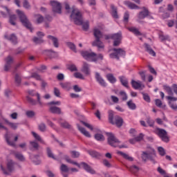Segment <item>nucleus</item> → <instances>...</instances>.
Returning a JSON list of instances; mask_svg holds the SVG:
<instances>
[{"label": "nucleus", "mask_w": 177, "mask_h": 177, "mask_svg": "<svg viewBox=\"0 0 177 177\" xmlns=\"http://www.w3.org/2000/svg\"><path fill=\"white\" fill-rule=\"evenodd\" d=\"M103 28H104L103 25H100L94 28L93 35L95 40L92 44L93 46H97L98 49H103V48H104V44H103V42L100 41V38H102V39H106V41L109 39H113V46H118V45L121 44V41L122 39L121 32H118L113 35H103V33H102Z\"/></svg>", "instance_id": "f257e3e1"}, {"label": "nucleus", "mask_w": 177, "mask_h": 177, "mask_svg": "<svg viewBox=\"0 0 177 177\" xmlns=\"http://www.w3.org/2000/svg\"><path fill=\"white\" fill-rule=\"evenodd\" d=\"M71 19L77 24V26L82 25V28L85 31H86L89 28V21H83L82 20V12L78 8L75 7H72L71 8Z\"/></svg>", "instance_id": "f03ea898"}, {"label": "nucleus", "mask_w": 177, "mask_h": 177, "mask_svg": "<svg viewBox=\"0 0 177 177\" xmlns=\"http://www.w3.org/2000/svg\"><path fill=\"white\" fill-rule=\"evenodd\" d=\"M82 56L88 62H97V60H103V55L102 54H98L97 55L92 51H82Z\"/></svg>", "instance_id": "7ed1b4c3"}, {"label": "nucleus", "mask_w": 177, "mask_h": 177, "mask_svg": "<svg viewBox=\"0 0 177 177\" xmlns=\"http://www.w3.org/2000/svg\"><path fill=\"white\" fill-rule=\"evenodd\" d=\"M108 136V143L112 147H119V149H127L128 146L124 145H121V141L117 139L114 134L111 133H106Z\"/></svg>", "instance_id": "20e7f679"}, {"label": "nucleus", "mask_w": 177, "mask_h": 177, "mask_svg": "<svg viewBox=\"0 0 177 177\" xmlns=\"http://www.w3.org/2000/svg\"><path fill=\"white\" fill-rule=\"evenodd\" d=\"M64 160H66V162H68L69 164H73V165H76V167H77V168L79 169L84 168V169H85L86 171H87V172H89L90 174H95V170L91 168V167H89V165H88L85 162H82L79 164L78 162L71 160L70 157L67 155L64 156Z\"/></svg>", "instance_id": "39448f33"}, {"label": "nucleus", "mask_w": 177, "mask_h": 177, "mask_svg": "<svg viewBox=\"0 0 177 177\" xmlns=\"http://www.w3.org/2000/svg\"><path fill=\"white\" fill-rule=\"evenodd\" d=\"M156 156V151L154 150V149L151 148L146 151H143L141 155V157L143 161H147L148 160H149L150 161L155 164Z\"/></svg>", "instance_id": "423d86ee"}, {"label": "nucleus", "mask_w": 177, "mask_h": 177, "mask_svg": "<svg viewBox=\"0 0 177 177\" xmlns=\"http://www.w3.org/2000/svg\"><path fill=\"white\" fill-rule=\"evenodd\" d=\"M109 120L111 124H113V125H116L118 127H122V124L124 122V120H122V118L120 116H115L114 117V111L112 110H109Z\"/></svg>", "instance_id": "0eeeda50"}, {"label": "nucleus", "mask_w": 177, "mask_h": 177, "mask_svg": "<svg viewBox=\"0 0 177 177\" xmlns=\"http://www.w3.org/2000/svg\"><path fill=\"white\" fill-rule=\"evenodd\" d=\"M17 14L18 15L19 20L21 23H22L23 26L32 32V26H31L30 21H28V19H27L26 14H24V12L20 10H17Z\"/></svg>", "instance_id": "6e6552de"}, {"label": "nucleus", "mask_w": 177, "mask_h": 177, "mask_svg": "<svg viewBox=\"0 0 177 177\" xmlns=\"http://www.w3.org/2000/svg\"><path fill=\"white\" fill-rule=\"evenodd\" d=\"M0 168L4 175H10L11 172L15 171V162L12 160H8L7 162V169L2 165H0Z\"/></svg>", "instance_id": "1a4fd4ad"}, {"label": "nucleus", "mask_w": 177, "mask_h": 177, "mask_svg": "<svg viewBox=\"0 0 177 177\" xmlns=\"http://www.w3.org/2000/svg\"><path fill=\"white\" fill-rule=\"evenodd\" d=\"M154 132L156 135H158V136H159L162 142H165L166 143H167V142H169V137H168V134L165 129L156 128L154 130Z\"/></svg>", "instance_id": "9d476101"}, {"label": "nucleus", "mask_w": 177, "mask_h": 177, "mask_svg": "<svg viewBox=\"0 0 177 177\" xmlns=\"http://www.w3.org/2000/svg\"><path fill=\"white\" fill-rule=\"evenodd\" d=\"M4 124H7V125H9L10 128L12 129H16L18 127L17 123H12L8 121V120L5 119L3 116H2V114H0V129H7L5 127H3Z\"/></svg>", "instance_id": "9b49d317"}, {"label": "nucleus", "mask_w": 177, "mask_h": 177, "mask_svg": "<svg viewBox=\"0 0 177 177\" xmlns=\"http://www.w3.org/2000/svg\"><path fill=\"white\" fill-rule=\"evenodd\" d=\"M146 17H148V19H153V17L150 16V12H149V10L143 7L142 11L140 12L138 15L137 21L138 23H142V20H143V19H146Z\"/></svg>", "instance_id": "f8f14e48"}, {"label": "nucleus", "mask_w": 177, "mask_h": 177, "mask_svg": "<svg viewBox=\"0 0 177 177\" xmlns=\"http://www.w3.org/2000/svg\"><path fill=\"white\" fill-rule=\"evenodd\" d=\"M48 104L50 106V111L53 114H60L62 113V110L60 109V108L55 106V104L57 106H60L61 104L60 101H55V102L53 101V102H49Z\"/></svg>", "instance_id": "ddd939ff"}, {"label": "nucleus", "mask_w": 177, "mask_h": 177, "mask_svg": "<svg viewBox=\"0 0 177 177\" xmlns=\"http://www.w3.org/2000/svg\"><path fill=\"white\" fill-rule=\"evenodd\" d=\"M50 5L53 9V13H62V3L57 1H50Z\"/></svg>", "instance_id": "4468645a"}, {"label": "nucleus", "mask_w": 177, "mask_h": 177, "mask_svg": "<svg viewBox=\"0 0 177 177\" xmlns=\"http://www.w3.org/2000/svg\"><path fill=\"white\" fill-rule=\"evenodd\" d=\"M113 53H111L109 55V57L111 59H120V57H122V56H125V50L118 48L113 49Z\"/></svg>", "instance_id": "2eb2a0df"}, {"label": "nucleus", "mask_w": 177, "mask_h": 177, "mask_svg": "<svg viewBox=\"0 0 177 177\" xmlns=\"http://www.w3.org/2000/svg\"><path fill=\"white\" fill-rule=\"evenodd\" d=\"M5 138L8 145L10 146H15L16 142H17V140L19 139V137H13V135L10 134L9 133H7L5 135Z\"/></svg>", "instance_id": "dca6fc26"}, {"label": "nucleus", "mask_w": 177, "mask_h": 177, "mask_svg": "<svg viewBox=\"0 0 177 177\" xmlns=\"http://www.w3.org/2000/svg\"><path fill=\"white\" fill-rule=\"evenodd\" d=\"M166 99L169 102V106L172 109V110H177V104H176V100L177 98L176 97H172L171 95L166 96Z\"/></svg>", "instance_id": "f3484780"}, {"label": "nucleus", "mask_w": 177, "mask_h": 177, "mask_svg": "<svg viewBox=\"0 0 177 177\" xmlns=\"http://www.w3.org/2000/svg\"><path fill=\"white\" fill-rule=\"evenodd\" d=\"M95 80L97 84L100 85V86H103V88L107 86V83H106V80H104L102 75H100V74L97 72L95 73Z\"/></svg>", "instance_id": "a211bd4d"}, {"label": "nucleus", "mask_w": 177, "mask_h": 177, "mask_svg": "<svg viewBox=\"0 0 177 177\" xmlns=\"http://www.w3.org/2000/svg\"><path fill=\"white\" fill-rule=\"evenodd\" d=\"M131 85L134 89H140L142 91V89L145 88V84H142V82L140 81H131Z\"/></svg>", "instance_id": "6ab92c4d"}, {"label": "nucleus", "mask_w": 177, "mask_h": 177, "mask_svg": "<svg viewBox=\"0 0 177 177\" xmlns=\"http://www.w3.org/2000/svg\"><path fill=\"white\" fill-rule=\"evenodd\" d=\"M97 133L95 134V139L98 142H103L104 140V136L102 133V131L98 129H94Z\"/></svg>", "instance_id": "aec40b11"}, {"label": "nucleus", "mask_w": 177, "mask_h": 177, "mask_svg": "<svg viewBox=\"0 0 177 177\" xmlns=\"http://www.w3.org/2000/svg\"><path fill=\"white\" fill-rule=\"evenodd\" d=\"M12 63H13V58H12V57H10V56H8L6 59V65L4 67V70L6 71H8L9 70V68H10V66L12 65Z\"/></svg>", "instance_id": "412c9836"}, {"label": "nucleus", "mask_w": 177, "mask_h": 177, "mask_svg": "<svg viewBox=\"0 0 177 177\" xmlns=\"http://www.w3.org/2000/svg\"><path fill=\"white\" fill-rule=\"evenodd\" d=\"M117 154H118V156H121V157H123V158H124V160H127V161H133V158L128 153H125L121 151H118Z\"/></svg>", "instance_id": "4be33fe9"}, {"label": "nucleus", "mask_w": 177, "mask_h": 177, "mask_svg": "<svg viewBox=\"0 0 177 177\" xmlns=\"http://www.w3.org/2000/svg\"><path fill=\"white\" fill-rule=\"evenodd\" d=\"M4 38H6V39H8L9 41H11L12 44L17 43V37H16V35H15L14 34H12L9 36L8 35V33H6V35H4Z\"/></svg>", "instance_id": "5701e85b"}, {"label": "nucleus", "mask_w": 177, "mask_h": 177, "mask_svg": "<svg viewBox=\"0 0 177 177\" xmlns=\"http://www.w3.org/2000/svg\"><path fill=\"white\" fill-rule=\"evenodd\" d=\"M48 39L50 41V42H53L55 48H59V40L57 39V38L52 35H48Z\"/></svg>", "instance_id": "b1692460"}, {"label": "nucleus", "mask_w": 177, "mask_h": 177, "mask_svg": "<svg viewBox=\"0 0 177 177\" xmlns=\"http://www.w3.org/2000/svg\"><path fill=\"white\" fill-rule=\"evenodd\" d=\"M34 19L37 24H41V23H44V21H45V19H44V17L39 14L35 15L34 16Z\"/></svg>", "instance_id": "393cba45"}, {"label": "nucleus", "mask_w": 177, "mask_h": 177, "mask_svg": "<svg viewBox=\"0 0 177 177\" xmlns=\"http://www.w3.org/2000/svg\"><path fill=\"white\" fill-rule=\"evenodd\" d=\"M82 71V73L86 74V75H89V74H91V69H89V65L84 62L83 64Z\"/></svg>", "instance_id": "a878e982"}, {"label": "nucleus", "mask_w": 177, "mask_h": 177, "mask_svg": "<svg viewBox=\"0 0 177 177\" xmlns=\"http://www.w3.org/2000/svg\"><path fill=\"white\" fill-rule=\"evenodd\" d=\"M29 95H30V96H37V103L38 104H39L40 106H42V101H41V95H39V93H35L34 91H29Z\"/></svg>", "instance_id": "bb28decb"}, {"label": "nucleus", "mask_w": 177, "mask_h": 177, "mask_svg": "<svg viewBox=\"0 0 177 177\" xmlns=\"http://www.w3.org/2000/svg\"><path fill=\"white\" fill-rule=\"evenodd\" d=\"M3 10L6 11V14L3 11L0 12V17H8V16H10V10L7 7H2Z\"/></svg>", "instance_id": "cd10ccee"}, {"label": "nucleus", "mask_w": 177, "mask_h": 177, "mask_svg": "<svg viewBox=\"0 0 177 177\" xmlns=\"http://www.w3.org/2000/svg\"><path fill=\"white\" fill-rule=\"evenodd\" d=\"M60 171L64 177H67L68 176L66 174L68 172V167L67 165L62 164L60 167Z\"/></svg>", "instance_id": "c85d7f7f"}, {"label": "nucleus", "mask_w": 177, "mask_h": 177, "mask_svg": "<svg viewBox=\"0 0 177 177\" xmlns=\"http://www.w3.org/2000/svg\"><path fill=\"white\" fill-rule=\"evenodd\" d=\"M15 158H17V160H19V161H26V158H24V156H23V154L19 152H14L13 153Z\"/></svg>", "instance_id": "c756f323"}, {"label": "nucleus", "mask_w": 177, "mask_h": 177, "mask_svg": "<svg viewBox=\"0 0 177 177\" xmlns=\"http://www.w3.org/2000/svg\"><path fill=\"white\" fill-rule=\"evenodd\" d=\"M77 128L81 133H83L84 136L86 138H91V133L88 132L84 127H81L80 125L77 124Z\"/></svg>", "instance_id": "7c9ffc66"}, {"label": "nucleus", "mask_w": 177, "mask_h": 177, "mask_svg": "<svg viewBox=\"0 0 177 177\" xmlns=\"http://www.w3.org/2000/svg\"><path fill=\"white\" fill-rule=\"evenodd\" d=\"M119 80H120L122 85H123V86H125V88H129L128 79H127V77H125L124 76H120V77H119Z\"/></svg>", "instance_id": "2f4dec72"}, {"label": "nucleus", "mask_w": 177, "mask_h": 177, "mask_svg": "<svg viewBox=\"0 0 177 177\" xmlns=\"http://www.w3.org/2000/svg\"><path fill=\"white\" fill-rule=\"evenodd\" d=\"M111 13L114 19H118V15L117 14V8H115V6H114V5H111Z\"/></svg>", "instance_id": "473e14b6"}, {"label": "nucleus", "mask_w": 177, "mask_h": 177, "mask_svg": "<svg viewBox=\"0 0 177 177\" xmlns=\"http://www.w3.org/2000/svg\"><path fill=\"white\" fill-rule=\"evenodd\" d=\"M124 5L128 6L129 9H139V6H136L135 3H131V1H124Z\"/></svg>", "instance_id": "72a5a7b5"}, {"label": "nucleus", "mask_w": 177, "mask_h": 177, "mask_svg": "<svg viewBox=\"0 0 177 177\" xmlns=\"http://www.w3.org/2000/svg\"><path fill=\"white\" fill-rule=\"evenodd\" d=\"M106 78L108 81L111 82V84H115V82H117V79L114 77V75H113V74L106 75Z\"/></svg>", "instance_id": "f704fd0d"}, {"label": "nucleus", "mask_w": 177, "mask_h": 177, "mask_svg": "<svg viewBox=\"0 0 177 177\" xmlns=\"http://www.w3.org/2000/svg\"><path fill=\"white\" fill-rule=\"evenodd\" d=\"M145 46L147 52H148V53H149V55H151V56H156V52H154V50H153V49H151V48H150V46H149V44H145Z\"/></svg>", "instance_id": "c9c22d12"}, {"label": "nucleus", "mask_w": 177, "mask_h": 177, "mask_svg": "<svg viewBox=\"0 0 177 177\" xmlns=\"http://www.w3.org/2000/svg\"><path fill=\"white\" fill-rule=\"evenodd\" d=\"M60 85L63 89H65L66 91H70L71 89V84L69 82H65V83H60Z\"/></svg>", "instance_id": "e433bc0d"}, {"label": "nucleus", "mask_w": 177, "mask_h": 177, "mask_svg": "<svg viewBox=\"0 0 177 177\" xmlns=\"http://www.w3.org/2000/svg\"><path fill=\"white\" fill-rule=\"evenodd\" d=\"M88 153L91 157H93L95 158H98V157H100V153H99L96 151L89 150L88 151Z\"/></svg>", "instance_id": "4c0bfd02"}, {"label": "nucleus", "mask_w": 177, "mask_h": 177, "mask_svg": "<svg viewBox=\"0 0 177 177\" xmlns=\"http://www.w3.org/2000/svg\"><path fill=\"white\" fill-rule=\"evenodd\" d=\"M158 153H159L160 156H161V157H164V156L167 154L165 149L162 148V147H158Z\"/></svg>", "instance_id": "58836bf2"}, {"label": "nucleus", "mask_w": 177, "mask_h": 177, "mask_svg": "<svg viewBox=\"0 0 177 177\" xmlns=\"http://www.w3.org/2000/svg\"><path fill=\"white\" fill-rule=\"evenodd\" d=\"M127 106L130 109V110H136V104L132 102V100H129L127 102Z\"/></svg>", "instance_id": "ea45409f"}, {"label": "nucleus", "mask_w": 177, "mask_h": 177, "mask_svg": "<svg viewBox=\"0 0 177 177\" xmlns=\"http://www.w3.org/2000/svg\"><path fill=\"white\" fill-rule=\"evenodd\" d=\"M16 19H17V17L15 15L10 16L9 21L12 26H16Z\"/></svg>", "instance_id": "a19ab883"}, {"label": "nucleus", "mask_w": 177, "mask_h": 177, "mask_svg": "<svg viewBox=\"0 0 177 177\" xmlns=\"http://www.w3.org/2000/svg\"><path fill=\"white\" fill-rule=\"evenodd\" d=\"M129 30L131 31V32H133L136 35H140V32H139V30L135 27H130L128 28Z\"/></svg>", "instance_id": "79ce46f5"}, {"label": "nucleus", "mask_w": 177, "mask_h": 177, "mask_svg": "<svg viewBox=\"0 0 177 177\" xmlns=\"http://www.w3.org/2000/svg\"><path fill=\"white\" fill-rule=\"evenodd\" d=\"M32 135L33 136L35 139H36L38 142H40L41 143H44V140H42V138H41V136H39V135L37 134V133L32 131Z\"/></svg>", "instance_id": "37998d69"}, {"label": "nucleus", "mask_w": 177, "mask_h": 177, "mask_svg": "<svg viewBox=\"0 0 177 177\" xmlns=\"http://www.w3.org/2000/svg\"><path fill=\"white\" fill-rule=\"evenodd\" d=\"M155 102L158 107H160V109H165V105L162 104V102H161L160 100L157 99L155 100Z\"/></svg>", "instance_id": "c03bdc74"}, {"label": "nucleus", "mask_w": 177, "mask_h": 177, "mask_svg": "<svg viewBox=\"0 0 177 177\" xmlns=\"http://www.w3.org/2000/svg\"><path fill=\"white\" fill-rule=\"evenodd\" d=\"M67 46H68V48L70 49H71V50L75 52V53H77V48H75V45H74V44H73L71 42H68V43H67Z\"/></svg>", "instance_id": "a18cd8bd"}, {"label": "nucleus", "mask_w": 177, "mask_h": 177, "mask_svg": "<svg viewBox=\"0 0 177 177\" xmlns=\"http://www.w3.org/2000/svg\"><path fill=\"white\" fill-rule=\"evenodd\" d=\"M81 122L83 124V125H84V127L90 129V131H94L93 126H92L91 124L84 121H82Z\"/></svg>", "instance_id": "49530a36"}, {"label": "nucleus", "mask_w": 177, "mask_h": 177, "mask_svg": "<svg viewBox=\"0 0 177 177\" xmlns=\"http://www.w3.org/2000/svg\"><path fill=\"white\" fill-rule=\"evenodd\" d=\"M26 78H35L36 79L37 81H41V76H39L38 74L37 73H33L32 74V75L29 76V77H26Z\"/></svg>", "instance_id": "de8ad7c7"}, {"label": "nucleus", "mask_w": 177, "mask_h": 177, "mask_svg": "<svg viewBox=\"0 0 177 177\" xmlns=\"http://www.w3.org/2000/svg\"><path fill=\"white\" fill-rule=\"evenodd\" d=\"M139 171V167L137 166L133 165L129 168V171L132 172L133 174H136Z\"/></svg>", "instance_id": "09e8293b"}, {"label": "nucleus", "mask_w": 177, "mask_h": 177, "mask_svg": "<svg viewBox=\"0 0 177 177\" xmlns=\"http://www.w3.org/2000/svg\"><path fill=\"white\" fill-rule=\"evenodd\" d=\"M74 77L78 78L79 80H84V75L80 72H76L74 73Z\"/></svg>", "instance_id": "8fccbe9b"}, {"label": "nucleus", "mask_w": 177, "mask_h": 177, "mask_svg": "<svg viewBox=\"0 0 177 177\" xmlns=\"http://www.w3.org/2000/svg\"><path fill=\"white\" fill-rule=\"evenodd\" d=\"M47 154L50 158H53V160H56V158H55V155H53V153H52L50 148H47Z\"/></svg>", "instance_id": "3c124183"}, {"label": "nucleus", "mask_w": 177, "mask_h": 177, "mask_svg": "<svg viewBox=\"0 0 177 177\" xmlns=\"http://www.w3.org/2000/svg\"><path fill=\"white\" fill-rule=\"evenodd\" d=\"M120 95L122 100H128V95H127V93H125V91H120Z\"/></svg>", "instance_id": "603ef678"}, {"label": "nucleus", "mask_w": 177, "mask_h": 177, "mask_svg": "<svg viewBox=\"0 0 177 177\" xmlns=\"http://www.w3.org/2000/svg\"><path fill=\"white\" fill-rule=\"evenodd\" d=\"M71 154L73 158H78L80 157V152L78 151H71Z\"/></svg>", "instance_id": "864d4df0"}, {"label": "nucleus", "mask_w": 177, "mask_h": 177, "mask_svg": "<svg viewBox=\"0 0 177 177\" xmlns=\"http://www.w3.org/2000/svg\"><path fill=\"white\" fill-rule=\"evenodd\" d=\"M103 164L107 168H111V163H110V162H109L106 159L103 160Z\"/></svg>", "instance_id": "5fc2aeb1"}, {"label": "nucleus", "mask_w": 177, "mask_h": 177, "mask_svg": "<svg viewBox=\"0 0 177 177\" xmlns=\"http://www.w3.org/2000/svg\"><path fill=\"white\" fill-rule=\"evenodd\" d=\"M39 131H41V132H44L46 129V125H45V124H44V123H41L39 125Z\"/></svg>", "instance_id": "6e6d98bb"}, {"label": "nucleus", "mask_w": 177, "mask_h": 177, "mask_svg": "<svg viewBox=\"0 0 177 177\" xmlns=\"http://www.w3.org/2000/svg\"><path fill=\"white\" fill-rule=\"evenodd\" d=\"M23 6L25 9H30V6L27 0H24Z\"/></svg>", "instance_id": "4d7b16f0"}, {"label": "nucleus", "mask_w": 177, "mask_h": 177, "mask_svg": "<svg viewBox=\"0 0 177 177\" xmlns=\"http://www.w3.org/2000/svg\"><path fill=\"white\" fill-rule=\"evenodd\" d=\"M48 55H50V57H51V59H53V57H57V53L51 50L48 52Z\"/></svg>", "instance_id": "13d9d810"}, {"label": "nucleus", "mask_w": 177, "mask_h": 177, "mask_svg": "<svg viewBox=\"0 0 177 177\" xmlns=\"http://www.w3.org/2000/svg\"><path fill=\"white\" fill-rule=\"evenodd\" d=\"M71 71H77V66L75 64H71L68 67Z\"/></svg>", "instance_id": "bf43d9fd"}, {"label": "nucleus", "mask_w": 177, "mask_h": 177, "mask_svg": "<svg viewBox=\"0 0 177 177\" xmlns=\"http://www.w3.org/2000/svg\"><path fill=\"white\" fill-rule=\"evenodd\" d=\"M26 115H27V117H29L31 118L34 117V115H35V113L32 111H26Z\"/></svg>", "instance_id": "052dcab7"}, {"label": "nucleus", "mask_w": 177, "mask_h": 177, "mask_svg": "<svg viewBox=\"0 0 177 177\" xmlns=\"http://www.w3.org/2000/svg\"><path fill=\"white\" fill-rule=\"evenodd\" d=\"M147 123L149 127H153L154 125V121L150 118L147 119Z\"/></svg>", "instance_id": "680f3d73"}, {"label": "nucleus", "mask_w": 177, "mask_h": 177, "mask_svg": "<svg viewBox=\"0 0 177 177\" xmlns=\"http://www.w3.org/2000/svg\"><path fill=\"white\" fill-rule=\"evenodd\" d=\"M61 127H63V128L68 129L71 128V126L67 122H64L63 123H61Z\"/></svg>", "instance_id": "e2e57ef3"}, {"label": "nucleus", "mask_w": 177, "mask_h": 177, "mask_svg": "<svg viewBox=\"0 0 177 177\" xmlns=\"http://www.w3.org/2000/svg\"><path fill=\"white\" fill-rule=\"evenodd\" d=\"M142 95L144 100H145V102H150V97L149 96V95L146 93H142Z\"/></svg>", "instance_id": "0e129e2a"}, {"label": "nucleus", "mask_w": 177, "mask_h": 177, "mask_svg": "<svg viewBox=\"0 0 177 177\" xmlns=\"http://www.w3.org/2000/svg\"><path fill=\"white\" fill-rule=\"evenodd\" d=\"M54 94L57 96V97H60V90H59L57 88H55Z\"/></svg>", "instance_id": "69168bd1"}, {"label": "nucleus", "mask_w": 177, "mask_h": 177, "mask_svg": "<svg viewBox=\"0 0 177 177\" xmlns=\"http://www.w3.org/2000/svg\"><path fill=\"white\" fill-rule=\"evenodd\" d=\"M73 90L75 92H81L82 91V88L80 87L78 85L73 86Z\"/></svg>", "instance_id": "338daca9"}, {"label": "nucleus", "mask_w": 177, "mask_h": 177, "mask_svg": "<svg viewBox=\"0 0 177 177\" xmlns=\"http://www.w3.org/2000/svg\"><path fill=\"white\" fill-rule=\"evenodd\" d=\"M30 146L35 149H38V143H37L35 141L30 142Z\"/></svg>", "instance_id": "774afa93"}]
</instances>
